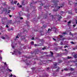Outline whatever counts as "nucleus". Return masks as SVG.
I'll return each instance as SVG.
<instances>
[{
  "mask_svg": "<svg viewBox=\"0 0 77 77\" xmlns=\"http://www.w3.org/2000/svg\"><path fill=\"white\" fill-rule=\"evenodd\" d=\"M72 57H69L68 56V59H71V58Z\"/></svg>",
  "mask_w": 77,
  "mask_h": 77,
  "instance_id": "36",
  "label": "nucleus"
},
{
  "mask_svg": "<svg viewBox=\"0 0 77 77\" xmlns=\"http://www.w3.org/2000/svg\"><path fill=\"white\" fill-rule=\"evenodd\" d=\"M50 69V68H49V67H48V68H47V70H48V69Z\"/></svg>",
  "mask_w": 77,
  "mask_h": 77,
  "instance_id": "51",
  "label": "nucleus"
},
{
  "mask_svg": "<svg viewBox=\"0 0 77 77\" xmlns=\"http://www.w3.org/2000/svg\"><path fill=\"white\" fill-rule=\"evenodd\" d=\"M59 36L60 38H62V37H63V35H60Z\"/></svg>",
  "mask_w": 77,
  "mask_h": 77,
  "instance_id": "35",
  "label": "nucleus"
},
{
  "mask_svg": "<svg viewBox=\"0 0 77 77\" xmlns=\"http://www.w3.org/2000/svg\"><path fill=\"white\" fill-rule=\"evenodd\" d=\"M20 19H21V20H23V18L22 17H20Z\"/></svg>",
  "mask_w": 77,
  "mask_h": 77,
  "instance_id": "47",
  "label": "nucleus"
},
{
  "mask_svg": "<svg viewBox=\"0 0 77 77\" xmlns=\"http://www.w3.org/2000/svg\"><path fill=\"white\" fill-rule=\"evenodd\" d=\"M35 46V47H37V46H38V45L36 44H35L34 45Z\"/></svg>",
  "mask_w": 77,
  "mask_h": 77,
  "instance_id": "33",
  "label": "nucleus"
},
{
  "mask_svg": "<svg viewBox=\"0 0 77 77\" xmlns=\"http://www.w3.org/2000/svg\"><path fill=\"white\" fill-rule=\"evenodd\" d=\"M18 6L19 8H21V7H22V5H19Z\"/></svg>",
  "mask_w": 77,
  "mask_h": 77,
  "instance_id": "38",
  "label": "nucleus"
},
{
  "mask_svg": "<svg viewBox=\"0 0 77 77\" xmlns=\"http://www.w3.org/2000/svg\"><path fill=\"white\" fill-rule=\"evenodd\" d=\"M24 62H25V63H26V65H29L30 64L29 62V61H27V60H24Z\"/></svg>",
  "mask_w": 77,
  "mask_h": 77,
  "instance_id": "4",
  "label": "nucleus"
},
{
  "mask_svg": "<svg viewBox=\"0 0 77 77\" xmlns=\"http://www.w3.org/2000/svg\"><path fill=\"white\" fill-rule=\"evenodd\" d=\"M64 13V12H63V11H61L60 13V14L61 15H62L63 13Z\"/></svg>",
  "mask_w": 77,
  "mask_h": 77,
  "instance_id": "17",
  "label": "nucleus"
},
{
  "mask_svg": "<svg viewBox=\"0 0 77 77\" xmlns=\"http://www.w3.org/2000/svg\"><path fill=\"white\" fill-rule=\"evenodd\" d=\"M54 45H57V44L56 43H55Z\"/></svg>",
  "mask_w": 77,
  "mask_h": 77,
  "instance_id": "53",
  "label": "nucleus"
},
{
  "mask_svg": "<svg viewBox=\"0 0 77 77\" xmlns=\"http://www.w3.org/2000/svg\"><path fill=\"white\" fill-rule=\"evenodd\" d=\"M71 3H72V2H71V1L69 2V5H71Z\"/></svg>",
  "mask_w": 77,
  "mask_h": 77,
  "instance_id": "31",
  "label": "nucleus"
},
{
  "mask_svg": "<svg viewBox=\"0 0 77 77\" xmlns=\"http://www.w3.org/2000/svg\"><path fill=\"white\" fill-rule=\"evenodd\" d=\"M11 46H12V48H14V46L13 45H12H12H11Z\"/></svg>",
  "mask_w": 77,
  "mask_h": 77,
  "instance_id": "40",
  "label": "nucleus"
},
{
  "mask_svg": "<svg viewBox=\"0 0 77 77\" xmlns=\"http://www.w3.org/2000/svg\"><path fill=\"white\" fill-rule=\"evenodd\" d=\"M4 11H5V12H8V10L6 8H5L4 9Z\"/></svg>",
  "mask_w": 77,
  "mask_h": 77,
  "instance_id": "20",
  "label": "nucleus"
},
{
  "mask_svg": "<svg viewBox=\"0 0 77 77\" xmlns=\"http://www.w3.org/2000/svg\"><path fill=\"white\" fill-rule=\"evenodd\" d=\"M66 47H67V46H64V48H66Z\"/></svg>",
  "mask_w": 77,
  "mask_h": 77,
  "instance_id": "57",
  "label": "nucleus"
},
{
  "mask_svg": "<svg viewBox=\"0 0 77 77\" xmlns=\"http://www.w3.org/2000/svg\"><path fill=\"white\" fill-rule=\"evenodd\" d=\"M33 3H34V4H35L36 3H37V2H35Z\"/></svg>",
  "mask_w": 77,
  "mask_h": 77,
  "instance_id": "56",
  "label": "nucleus"
},
{
  "mask_svg": "<svg viewBox=\"0 0 77 77\" xmlns=\"http://www.w3.org/2000/svg\"><path fill=\"white\" fill-rule=\"evenodd\" d=\"M17 3V1H15L14 2V4H16Z\"/></svg>",
  "mask_w": 77,
  "mask_h": 77,
  "instance_id": "28",
  "label": "nucleus"
},
{
  "mask_svg": "<svg viewBox=\"0 0 77 77\" xmlns=\"http://www.w3.org/2000/svg\"><path fill=\"white\" fill-rule=\"evenodd\" d=\"M2 39H8V37L7 35H6L5 37L4 36H2Z\"/></svg>",
  "mask_w": 77,
  "mask_h": 77,
  "instance_id": "6",
  "label": "nucleus"
},
{
  "mask_svg": "<svg viewBox=\"0 0 77 77\" xmlns=\"http://www.w3.org/2000/svg\"><path fill=\"white\" fill-rule=\"evenodd\" d=\"M57 63H55L54 64V68H56L57 69L56 70V72H59V69H60V68L59 67H56Z\"/></svg>",
  "mask_w": 77,
  "mask_h": 77,
  "instance_id": "1",
  "label": "nucleus"
},
{
  "mask_svg": "<svg viewBox=\"0 0 77 77\" xmlns=\"http://www.w3.org/2000/svg\"><path fill=\"white\" fill-rule=\"evenodd\" d=\"M75 26H76V25H75V24L73 25V27H75Z\"/></svg>",
  "mask_w": 77,
  "mask_h": 77,
  "instance_id": "45",
  "label": "nucleus"
},
{
  "mask_svg": "<svg viewBox=\"0 0 77 77\" xmlns=\"http://www.w3.org/2000/svg\"><path fill=\"white\" fill-rule=\"evenodd\" d=\"M32 40H33V39H34V37H32Z\"/></svg>",
  "mask_w": 77,
  "mask_h": 77,
  "instance_id": "49",
  "label": "nucleus"
},
{
  "mask_svg": "<svg viewBox=\"0 0 77 77\" xmlns=\"http://www.w3.org/2000/svg\"><path fill=\"white\" fill-rule=\"evenodd\" d=\"M69 35H72V36H73V35H74V34H72L71 32H70Z\"/></svg>",
  "mask_w": 77,
  "mask_h": 77,
  "instance_id": "22",
  "label": "nucleus"
},
{
  "mask_svg": "<svg viewBox=\"0 0 77 77\" xmlns=\"http://www.w3.org/2000/svg\"><path fill=\"white\" fill-rule=\"evenodd\" d=\"M63 71H64V70H63V69H62L61 70V71H62V72H63Z\"/></svg>",
  "mask_w": 77,
  "mask_h": 77,
  "instance_id": "61",
  "label": "nucleus"
},
{
  "mask_svg": "<svg viewBox=\"0 0 77 77\" xmlns=\"http://www.w3.org/2000/svg\"><path fill=\"white\" fill-rule=\"evenodd\" d=\"M68 75H71V74H70V73H69V74H68Z\"/></svg>",
  "mask_w": 77,
  "mask_h": 77,
  "instance_id": "55",
  "label": "nucleus"
},
{
  "mask_svg": "<svg viewBox=\"0 0 77 77\" xmlns=\"http://www.w3.org/2000/svg\"><path fill=\"white\" fill-rule=\"evenodd\" d=\"M52 19H55V17H56V16H53L52 15Z\"/></svg>",
  "mask_w": 77,
  "mask_h": 77,
  "instance_id": "16",
  "label": "nucleus"
},
{
  "mask_svg": "<svg viewBox=\"0 0 77 77\" xmlns=\"http://www.w3.org/2000/svg\"><path fill=\"white\" fill-rule=\"evenodd\" d=\"M68 14H72V11H67Z\"/></svg>",
  "mask_w": 77,
  "mask_h": 77,
  "instance_id": "12",
  "label": "nucleus"
},
{
  "mask_svg": "<svg viewBox=\"0 0 77 77\" xmlns=\"http://www.w3.org/2000/svg\"><path fill=\"white\" fill-rule=\"evenodd\" d=\"M67 39H68V40H69V39H72H72H75V38H70V37H68L67 38Z\"/></svg>",
  "mask_w": 77,
  "mask_h": 77,
  "instance_id": "7",
  "label": "nucleus"
},
{
  "mask_svg": "<svg viewBox=\"0 0 77 77\" xmlns=\"http://www.w3.org/2000/svg\"><path fill=\"white\" fill-rule=\"evenodd\" d=\"M70 70H71V71H74V69L73 68H71L70 69Z\"/></svg>",
  "mask_w": 77,
  "mask_h": 77,
  "instance_id": "19",
  "label": "nucleus"
},
{
  "mask_svg": "<svg viewBox=\"0 0 77 77\" xmlns=\"http://www.w3.org/2000/svg\"><path fill=\"white\" fill-rule=\"evenodd\" d=\"M42 50H45V48H42Z\"/></svg>",
  "mask_w": 77,
  "mask_h": 77,
  "instance_id": "52",
  "label": "nucleus"
},
{
  "mask_svg": "<svg viewBox=\"0 0 77 77\" xmlns=\"http://www.w3.org/2000/svg\"><path fill=\"white\" fill-rule=\"evenodd\" d=\"M31 45H33L34 44V42H31Z\"/></svg>",
  "mask_w": 77,
  "mask_h": 77,
  "instance_id": "27",
  "label": "nucleus"
},
{
  "mask_svg": "<svg viewBox=\"0 0 77 77\" xmlns=\"http://www.w3.org/2000/svg\"><path fill=\"white\" fill-rule=\"evenodd\" d=\"M6 27H7V28H8L9 27V26H8V25H6Z\"/></svg>",
  "mask_w": 77,
  "mask_h": 77,
  "instance_id": "42",
  "label": "nucleus"
},
{
  "mask_svg": "<svg viewBox=\"0 0 77 77\" xmlns=\"http://www.w3.org/2000/svg\"><path fill=\"white\" fill-rule=\"evenodd\" d=\"M39 3L40 5H41L42 6L43 5V4L41 2H39Z\"/></svg>",
  "mask_w": 77,
  "mask_h": 77,
  "instance_id": "18",
  "label": "nucleus"
},
{
  "mask_svg": "<svg viewBox=\"0 0 77 77\" xmlns=\"http://www.w3.org/2000/svg\"><path fill=\"white\" fill-rule=\"evenodd\" d=\"M9 17H12V15H9Z\"/></svg>",
  "mask_w": 77,
  "mask_h": 77,
  "instance_id": "50",
  "label": "nucleus"
},
{
  "mask_svg": "<svg viewBox=\"0 0 77 77\" xmlns=\"http://www.w3.org/2000/svg\"><path fill=\"white\" fill-rule=\"evenodd\" d=\"M51 61H52L51 60H48L47 62L46 61V63H47V62H51Z\"/></svg>",
  "mask_w": 77,
  "mask_h": 77,
  "instance_id": "23",
  "label": "nucleus"
},
{
  "mask_svg": "<svg viewBox=\"0 0 77 77\" xmlns=\"http://www.w3.org/2000/svg\"><path fill=\"white\" fill-rule=\"evenodd\" d=\"M38 50L37 49L36 50V51H35L33 52V53H35V54H37V53H38Z\"/></svg>",
  "mask_w": 77,
  "mask_h": 77,
  "instance_id": "11",
  "label": "nucleus"
},
{
  "mask_svg": "<svg viewBox=\"0 0 77 77\" xmlns=\"http://www.w3.org/2000/svg\"><path fill=\"white\" fill-rule=\"evenodd\" d=\"M8 70L10 72H12V70H11V69H9Z\"/></svg>",
  "mask_w": 77,
  "mask_h": 77,
  "instance_id": "37",
  "label": "nucleus"
},
{
  "mask_svg": "<svg viewBox=\"0 0 77 77\" xmlns=\"http://www.w3.org/2000/svg\"><path fill=\"white\" fill-rule=\"evenodd\" d=\"M64 70L65 71H67L68 70V69L66 68L64 69Z\"/></svg>",
  "mask_w": 77,
  "mask_h": 77,
  "instance_id": "21",
  "label": "nucleus"
},
{
  "mask_svg": "<svg viewBox=\"0 0 77 77\" xmlns=\"http://www.w3.org/2000/svg\"><path fill=\"white\" fill-rule=\"evenodd\" d=\"M54 76H57V73L55 72L53 73Z\"/></svg>",
  "mask_w": 77,
  "mask_h": 77,
  "instance_id": "13",
  "label": "nucleus"
},
{
  "mask_svg": "<svg viewBox=\"0 0 77 77\" xmlns=\"http://www.w3.org/2000/svg\"><path fill=\"white\" fill-rule=\"evenodd\" d=\"M63 6H64L63 4H62V5H61L60 6H55V9H56V8H57V9H60V8H62Z\"/></svg>",
  "mask_w": 77,
  "mask_h": 77,
  "instance_id": "3",
  "label": "nucleus"
},
{
  "mask_svg": "<svg viewBox=\"0 0 77 77\" xmlns=\"http://www.w3.org/2000/svg\"><path fill=\"white\" fill-rule=\"evenodd\" d=\"M14 51V54H16V55H17V54H21V52H20V51L17 50H16L15 51Z\"/></svg>",
  "mask_w": 77,
  "mask_h": 77,
  "instance_id": "2",
  "label": "nucleus"
},
{
  "mask_svg": "<svg viewBox=\"0 0 77 77\" xmlns=\"http://www.w3.org/2000/svg\"><path fill=\"white\" fill-rule=\"evenodd\" d=\"M20 5V4H19V3H18L17 4V5Z\"/></svg>",
  "mask_w": 77,
  "mask_h": 77,
  "instance_id": "60",
  "label": "nucleus"
},
{
  "mask_svg": "<svg viewBox=\"0 0 77 77\" xmlns=\"http://www.w3.org/2000/svg\"><path fill=\"white\" fill-rule=\"evenodd\" d=\"M74 57L75 58H77V55H75L74 56Z\"/></svg>",
  "mask_w": 77,
  "mask_h": 77,
  "instance_id": "25",
  "label": "nucleus"
},
{
  "mask_svg": "<svg viewBox=\"0 0 77 77\" xmlns=\"http://www.w3.org/2000/svg\"><path fill=\"white\" fill-rule=\"evenodd\" d=\"M53 40H54V41H56V39L54 38H53Z\"/></svg>",
  "mask_w": 77,
  "mask_h": 77,
  "instance_id": "44",
  "label": "nucleus"
},
{
  "mask_svg": "<svg viewBox=\"0 0 77 77\" xmlns=\"http://www.w3.org/2000/svg\"><path fill=\"white\" fill-rule=\"evenodd\" d=\"M75 6H76V5H77V3H75Z\"/></svg>",
  "mask_w": 77,
  "mask_h": 77,
  "instance_id": "43",
  "label": "nucleus"
},
{
  "mask_svg": "<svg viewBox=\"0 0 77 77\" xmlns=\"http://www.w3.org/2000/svg\"><path fill=\"white\" fill-rule=\"evenodd\" d=\"M63 44V43L62 42H61L60 43V45H62Z\"/></svg>",
  "mask_w": 77,
  "mask_h": 77,
  "instance_id": "41",
  "label": "nucleus"
},
{
  "mask_svg": "<svg viewBox=\"0 0 77 77\" xmlns=\"http://www.w3.org/2000/svg\"><path fill=\"white\" fill-rule=\"evenodd\" d=\"M76 24H77V20L76 21Z\"/></svg>",
  "mask_w": 77,
  "mask_h": 77,
  "instance_id": "64",
  "label": "nucleus"
},
{
  "mask_svg": "<svg viewBox=\"0 0 77 77\" xmlns=\"http://www.w3.org/2000/svg\"><path fill=\"white\" fill-rule=\"evenodd\" d=\"M22 5L23 6H24L25 5V4H24V2H22Z\"/></svg>",
  "mask_w": 77,
  "mask_h": 77,
  "instance_id": "14",
  "label": "nucleus"
},
{
  "mask_svg": "<svg viewBox=\"0 0 77 77\" xmlns=\"http://www.w3.org/2000/svg\"><path fill=\"white\" fill-rule=\"evenodd\" d=\"M51 53L52 54V55H46V56H48V57H51V56H53V53L51 51H50Z\"/></svg>",
  "mask_w": 77,
  "mask_h": 77,
  "instance_id": "5",
  "label": "nucleus"
},
{
  "mask_svg": "<svg viewBox=\"0 0 77 77\" xmlns=\"http://www.w3.org/2000/svg\"><path fill=\"white\" fill-rule=\"evenodd\" d=\"M38 9L40 10V9H42V7H38Z\"/></svg>",
  "mask_w": 77,
  "mask_h": 77,
  "instance_id": "26",
  "label": "nucleus"
},
{
  "mask_svg": "<svg viewBox=\"0 0 77 77\" xmlns=\"http://www.w3.org/2000/svg\"><path fill=\"white\" fill-rule=\"evenodd\" d=\"M0 59H2V57H0Z\"/></svg>",
  "mask_w": 77,
  "mask_h": 77,
  "instance_id": "54",
  "label": "nucleus"
},
{
  "mask_svg": "<svg viewBox=\"0 0 77 77\" xmlns=\"http://www.w3.org/2000/svg\"><path fill=\"white\" fill-rule=\"evenodd\" d=\"M57 17L59 18V19H58V20H59V19H61V18H62V17H61V16L59 15H57Z\"/></svg>",
  "mask_w": 77,
  "mask_h": 77,
  "instance_id": "8",
  "label": "nucleus"
},
{
  "mask_svg": "<svg viewBox=\"0 0 77 77\" xmlns=\"http://www.w3.org/2000/svg\"><path fill=\"white\" fill-rule=\"evenodd\" d=\"M50 29L49 28L48 29V31H50Z\"/></svg>",
  "mask_w": 77,
  "mask_h": 77,
  "instance_id": "62",
  "label": "nucleus"
},
{
  "mask_svg": "<svg viewBox=\"0 0 77 77\" xmlns=\"http://www.w3.org/2000/svg\"><path fill=\"white\" fill-rule=\"evenodd\" d=\"M20 36V35L19 34H18L17 35V36L16 37V38H19V37Z\"/></svg>",
  "mask_w": 77,
  "mask_h": 77,
  "instance_id": "10",
  "label": "nucleus"
},
{
  "mask_svg": "<svg viewBox=\"0 0 77 77\" xmlns=\"http://www.w3.org/2000/svg\"><path fill=\"white\" fill-rule=\"evenodd\" d=\"M12 76H13V77H16V76H15V75H12V74L10 75V77H12Z\"/></svg>",
  "mask_w": 77,
  "mask_h": 77,
  "instance_id": "15",
  "label": "nucleus"
},
{
  "mask_svg": "<svg viewBox=\"0 0 77 77\" xmlns=\"http://www.w3.org/2000/svg\"><path fill=\"white\" fill-rule=\"evenodd\" d=\"M77 8H75V11H77Z\"/></svg>",
  "mask_w": 77,
  "mask_h": 77,
  "instance_id": "63",
  "label": "nucleus"
},
{
  "mask_svg": "<svg viewBox=\"0 0 77 77\" xmlns=\"http://www.w3.org/2000/svg\"><path fill=\"white\" fill-rule=\"evenodd\" d=\"M55 50H56V51L57 50V48H56V49H55Z\"/></svg>",
  "mask_w": 77,
  "mask_h": 77,
  "instance_id": "59",
  "label": "nucleus"
},
{
  "mask_svg": "<svg viewBox=\"0 0 77 77\" xmlns=\"http://www.w3.org/2000/svg\"><path fill=\"white\" fill-rule=\"evenodd\" d=\"M71 23V21H69L68 22V25H69V24H70Z\"/></svg>",
  "mask_w": 77,
  "mask_h": 77,
  "instance_id": "29",
  "label": "nucleus"
},
{
  "mask_svg": "<svg viewBox=\"0 0 77 77\" xmlns=\"http://www.w3.org/2000/svg\"><path fill=\"white\" fill-rule=\"evenodd\" d=\"M56 1L54 0H52V2L53 3H54Z\"/></svg>",
  "mask_w": 77,
  "mask_h": 77,
  "instance_id": "32",
  "label": "nucleus"
},
{
  "mask_svg": "<svg viewBox=\"0 0 77 77\" xmlns=\"http://www.w3.org/2000/svg\"><path fill=\"white\" fill-rule=\"evenodd\" d=\"M70 43H71V44H74V42H71Z\"/></svg>",
  "mask_w": 77,
  "mask_h": 77,
  "instance_id": "34",
  "label": "nucleus"
},
{
  "mask_svg": "<svg viewBox=\"0 0 77 77\" xmlns=\"http://www.w3.org/2000/svg\"><path fill=\"white\" fill-rule=\"evenodd\" d=\"M26 38V37H25V36H22L21 37V39L22 40H23L24 39H25V38Z\"/></svg>",
  "mask_w": 77,
  "mask_h": 77,
  "instance_id": "9",
  "label": "nucleus"
},
{
  "mask_svg": "<svg viewBox=\"0 0 77 77\" xmlns=\"http://www.w3.org/2000/svg\"><path fill=\"white\" fill-rule=\"evenodd\" d=\"M63 34L64 35H66L67 34V33L66 32H63V33H62V35Z\"/></svg>",
  "mask_w": 77,
  "mask_h": 77,
  "instance_id": "24",
  "label": "nucleus"
},
{
  "mask_svg": "<svg viewBox=\"0 0 77 77\" xmlns=\"http://www.w3.org/2000/svg\"><path fill=\"white\" fill-rule=\"evenodd\" d=\"M30 6H32V3H31Z\"/></svg>",
  "mask_w": 77,
  "mask_h": 77,
  "instance_id": "46",
  "label": "nucleus"
},
{
  "mask_svg": "<svg viewBox=\"0 0 77 77\" xmlns=\"http://www.w3.org/2000/svg\"><path fill=\"white\" fill-rule=\"evenodd\" d=\"M64 39H65V38H63L62 39V40L63 41V40H64Z\"/></svg>",
  "mask_w": 77,
  "mask_h": 77,
  "instance_id": "48",
  "label": "nucleus"
},
{
  "mask_svg": "<svg viewBox=\"0 0 77 77\" xmlns=\"http://www.w3.org/2000/svg\"><path fill=\"white\" fill-rule=\"evenodd\" d=\"M57 11V10H55V9H54V12H56V11Z\"/></svg>",
  "mask_w": 77,
  "mask_h": 77,
  "instance_id": "30",
  "label": "nucleus"
},
{
  "mask_svg": "<svg viewBox=\"0 0 77 77\" xmlns=\"http://www.w3.org/2000/svg\"><path fill=\"white\" fill-rule=\"evenodd\" d=\"M4 65H7V64H6V62L4 63Z\"/></svg>",
  "mask_w": 77,
  "mask_h": 77,
  "instance_id": "39",
  "label": "nucleus"
},
{
  "mask_svg": "<svg viewBox=\"0 0 77 77\" xmlns=\"http://www.w3.org/2000/svg\"><path fill=\"white\" fill-rule=\"evenodd\" d=\"M60 62H62V60H60V62H59V63H60Z\"/></svg>",
  "mask_w": 77,
  "mask_h": 77,
  "instance_id": "58",
  "label": "nucleus"
}]
</instances>
